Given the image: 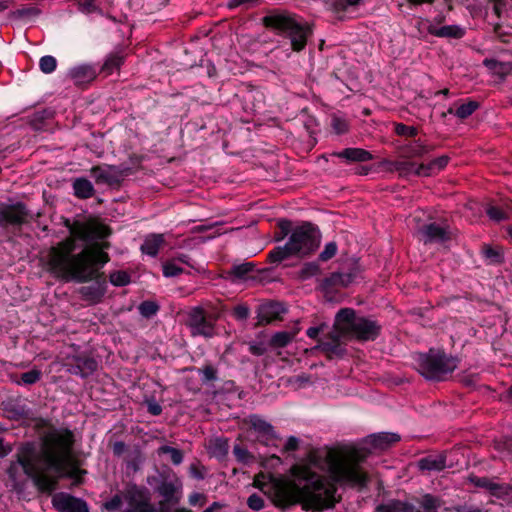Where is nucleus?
I'll return each mask as SVG.
<instances>
[{"instance_id": "1", "label": "nucleus", "mask_w": 512, "mask_h": 512, "mask_svg": "<svg viewBox=\"0 0 512 512\" xmlns=\"http://www.w3.org/2000/svg\"><path fill=\"white\" fill-rule=\"evenodd\" d=\"M74 433L68 428L50 426L42 436L41 449L34 442H26L19 448L7 470L9 478L17 479L18 470L32 478L41 491L52 492L58 479L78 478L85 470L71 467Z\"/></svg>"}, {"instance_id": "2", "label": "nucleus", "mask_w": 512, "mask_h": 512, "mask_svg": "<svg viewBox=\"0 0 512 512\" xmlns=\"http://www.w3.org/2000/svg\"><path fill=\"white\" fill-rule=\"evenodd\" d=\"M109 248V242L98 241L75 254L73 253L74 240H65L50 249L49 270L55 277L65 281L74 280L78 283L91 281L97 275V271L110 261L108 253L105 252Z\"/></svg>"}, {"instance_id": "3", "label": "nucleus", "mask_w": 512, "mask_h": 512, "mask_svg": "<svg viewBox=\"0 0 512 512\" xmlns=\"http://www.w3.org/2000/svg\"><path fill=\"white\" fill-rule=\"evenodd\" d=\"M400 440L396 433L380 432L367 437L366 444L370 448L352 449L346 455L333 460L329 465L330 477L335 483L350 487L367 486L368 475L361 469L360 463L365 461L371 449L386 450Z\"/></svg>"}, {"instance_id": "4", "label": "nucleus", "mask_w": 512, "mask_h": 512, "mask_svg": "<svg viewBox=\"0 0 512 512\" xmlns=\"http://www.w3.org/2000/svg\"><path fill=\"white\" fill-rule=\"evenodd\" d=\"M321 242V233L318 227L310 222L293 229L288 242L283 246L275 247L268 254L270 263H281L290 257H307L314 253Z\"/></svg>"}, {"instance_id": "5", "label": "nucleus", "mask_w": 512, "mask_h": 512, "mask_svg": "<svg viewBox=\"0 0 512 512\" xmlns=\"http://www.w3.org/2000/svg\"><path fill=\"white\" fill-rule=\"evenodd\" d=\"M263 24L288 37L292 49L296 52L305 48L307 38L311 34V29L306 23L299 22L289 13L272 12L263 17Z\"/></svg>"}, {"instance_id": "6", "label": "nucleus", "mask_w": 512, "mask_h": 512, "mask_svg": "<svg viewBox=\"0 0 512 512\" xmlns=\"http://www.w3.org/2000/svg\"><path fill=\"white\" fill-rule=\"evenodd\" d=\"M418 371L427 380L443 381L458 366V358L446 354L440 349H430L427 353L419 354Z\"/></svg>"}, {"instance_id": "7", "label": "nucleus", "mask_w": 512, "mask_h": 512, "mask_svg": "<svg viewBox=\"0 0 512 512\" xmlns=\"http://www.w3.org/2000/svg\"><path fill=\"white\" fill-rule=\"evenodd\" d=\"M336 322L345 323L342 331L353 335L359 341H374L382 330L377 321L356 316V311L352 308H341L336 313Z\"/></svg>"}, {"instance_id": "8", "label": "nucleus", "mask_w": 512, "mask_h": 512, "mask_svg": "<svg viewBox=\"0 0 512 512\" xmlns=\"http://www.w3.org/2000/svg\"><path fill=\"white\" fill-rule=\"evenodd\" d=\"M298 480L307 498L317 509H323L332 503L335 490L327 485L323 477L304 469L300 471Z\"/></svg>"}, {"instance_id": "9", "label": "nucleus", "mask_w": 512, "mask_h": 512, "mask_svg": "<svg viewBox=\"0 0 512 512\" xmlns=\"http://www.w3.org/2000/svg\"><path fill=\"white\" fill-rule=\"evenodd\" d=\"M146 482L163 498L159 503L178 504L180 502L182 483L172 471L156 470L154 475L147 477Z\"/></svg>"}, {"instance_id": "10", "label": "nucleus", "mask_w": 512, "mask_h": 512, "mask_svg": "<svg viewBox=\"0 0 512 512\" xmlns=\"http://www.w3.org/2000/svg\"><path fill=\"white\" fill-rule=\"evenodd\" d=\"M123 497L128 507L123 512H161V503L158 508L151 502L150 491L135 483H128L123 490Z\"/></svg>"}, {"instance_id": "11", "label": "nucleus", "mask_w": 512, "mask_h": 512, "mask_svg": "<svg viewBox=\"0 0 512 512\" xmlns=\"http://www.w3.org/2000/svg\"><path fill=\"white\" fill-rule=\"evenodd\" d=\"M32 219L31 212L23 202L0 203V228H20Z\"/></svg>"}, {"instance_id": "12", "label": "nucleus", "mask_w": 512, "mask_h": 512, "mask_svg": "<svg viewBox=\"0 0 512 512\" xmlns=\"http://www.w3.org/2000/svg\"><path fill=\"white\" fill-rule=\"evenodd\" d=\"M97 184L119 186L125 176L133 173V167L121 163L119 165H98L90 170Z\"/></svg>"}, {"instance_id": "13", "label": "nucleus", "mask_w": 512, "mask_h": 512, "mask_svg": "<svg viewBox=\"0 0 512 512\" xmlns=\"http://www.w3.org/2000/svg\"><path fill=\"white\" fill-rule=\"evenodd\" d=\"M186 324L192 336L212 338L216 334L214 321L207 317L202 307L198 306L191 309Z\"/></svg>"}, {"instance_id": "14", "label": "nucleus", "mask_w": 512, "mask_h": 512, "mask_svg": "<svg viewBox=\"0 0 512 512\" xmlns=\"http://www.w3.org/2000/svg\"><path fill=\"white\" fill-rule=\"evenodd\" d=\"M52 505L58 512H89L85 500L64 492L53 496Z\"/></svg>"}, {"instance_id": "15", "label": "nucleus", "mask_w": 512, "mask_h": 512, "mask_svg": "<svg viewBox=\"0 0 512 512\" xmlns=\"http://www.w3.org/2000/svg\"><path fill=\"white\" fill-rule=\"evenodd\" d=\"M424 244L444 243L451 239L448 225H441L436 222L424 224L418 230Z\"/></svg>"}, {"instance_id": "16", "label": "nucleus", "mask_w": 512, "mask_h": 512, "mask_svg": "<svg viewBox=\"0 0 512 512\" xmlns=\"http://www.w3.org/2000/svg\"><path fill=\"white\" fill-rule=\"evenodd\" d=\"M287 312L283 303L270 301L263 303L257 308L256 326H265L274 321L281 320L282 315Z\"/></svg>"}, {"instance_id": "17", "label": "nucleus", "mask_w": 512, "mask_h": 512, "mask_svg": "<svg viewBox=\"0 0 512 512\" xmlns=\"http://www.w3.org/2000/svg\"><path fill=\"white\" fill-rule=\"evenodd\" d=\"M98 369V362L90 356L76 355L73 356L69 363L66 364L68 373L81 378L91 376Z\"/></svg>"}, {"instance_id": "18", "label": "nucleus", "mask_w": 512, "mask_h": 512, "mask_svg": "<svg viewBox=\"0 0 512 512\" xmlns=\"http://www.w3.org/2000/svg\"><path fill=\"white\" fill-rule=\"evenodd\" d=\"M91 280H94V282L91 285L81 287L79 292L85 301L98 304L106 294L107 282L105 278H103V274L99 273V271H97V275Z\"/></svg>"}, {"instance_id": "19", "label": "nucleus", "mask_w": 512, "mask_h": 512, "mask_svg": "<svg viewBox=\"0 0 512 512\" xmlns=\"http://www.w3.org/2000/svg\"><path fill=\"white\" fill-rule=\"evenodd\" d=\"M356 276L355 271L349 273L333 272L321 280L320 289L328 293L336 287H347L355 280Z\"/></svg>"}, {"instance_id": "20", "label": "nucleus", "mask_w": 512, "mask_h": 512, "mask_svg": "<svg viewBox=\"0 0 512 512\" xmlns=\"http://www.w3.org/2000/svg\"><path fill=\"white\" fill-rule=\"evenodd\" d=\"M97 76L96 69L90 64H81L71 68L68 77L75 85L91 83Z\"/></svg>"}, {"instance_id": "21", "label": "nucleus", "mask_w": 512, "mask_h": 512, "mask_svg": "<svg viewBox=\"0 0 512 512\" xmlns=\"http://www.w3.org/2000/svg\"><path fill=\"white\" fill-rule=\"evenodd\" d=\"M330 155L341 158L347 163H362L373 159V155L369 151L362 148H345L342 151L333 152Z\"/></svg>"}, {"instance_id": "22", "label": "nucleus", "mask_w": 512, "mask_h": 512, "mask_svg": "<svg viewBox=\"0 0 512 512\" xmlns=\"http://www.w3.org/2000/svg\"><path fill=\"white\" fill-rule=\"evenodd\" d=\"M418 504V507L413 503V512H438V509L443 504V500L430 493L422 495L420 498H413Z\"/></svg>"}, {"instance_id": "23", "label": "nucleus", "mask_w": 512, "mask_h": 512, "mask_svg": "<svg viewBox=\"0 0 512 512\" xmlns=\"http://www.w3.org/2000/svg\"><path fill=\"white\" fill-rule=\"evenodd\" d=\"M417 466L421 471L440 472L446 468V455L444 453L428 455L421 458L417 462Z\"/></svg>"}, {"instance_id": "24", "label": "nucleus", "mask_w": 512, "mask_h": 512, "mask_svg": "<svg viewBox=\"0 0 512 512\" xmlns=\"http://www.w3.org/2000/svg\"><path fill=\"white\" fill-rule=\"evenodd\" d=\"M427 31L433 36L450 39H460L465 34V30L458 25H446L437 27L433 24H430L427 28Z\"/></svg>"}, {"instance_id": "25", "label": "nucleus", "mask_w": 512, "mask_h": 512, "mask_svg": "<svg viewBox=\"0 0 512 512\" xmlns=\"http://www.w3.org/2000/svg\"><path fill=\"white\" fill-rule=\"evenodd\" d=\"M245 111L256 112L262 108L264 95L257 89L250 87L242 96Z\"/></svg>"}, {"instance_id": "26", "label": "nucleus", "mask_w": 512, "mask_h": 512, "mask_svg": "<svg viewBox=\"0 0 512 512\" xmlns=\"http://www.w3.org/2000/svg\"><path fill=\"white\" fill-rule=\"evenodd\" d=\"M399 151L404 158H419L429 153L431 148L418 139L402 145Z\"/></svg>"}, {"instance_id": "27", "label": "nucleus", "mask_w": 512, "mask_h": 512, "mask_svg": "<svg viewBox=\"0 0 512 512\" xmlns=\"http://www.w3.org/2000/svg\"><path fill=\"white\" fill-rule=\"evenodd\" d=\"M318 348L325 353L329 360L334 358H343L347 354V349L341 342L336 340H325L322 341Z\"/></svg>"}, {"instance_id": "28", "label": "nucleus", "mask_w": 512, "mask_h": 512, "mask_svg": "<svg viewBox=\"0 0 512 512\" xmlns=\"http://www.w3.org/2000/svg\"><path fill=\"white\" fill-rule=\"evenodd\" d=\"M255 270V265L252 262H245L241 264H234L227 271L229 278L234 282L237 280H247L254 278L251 274Z\"/></svg>"}, {"instance_id": "29", "label": "nucleus", "mask_w": 512, "mask_h": 512, "mask_svg": "<svg viewBox=\"0 0 512 512\" xmlns=\"http://www.w3.org/2000/svg\"><path fill=\"white\" fill-rule=\"evenodd\" d=\"M72 188L74 195L79 199H88L95 194L92 182L85 177L75 178L72 182Z\"/></svg>"}, {"instance_id": "30", "label": "nucleus", "mask_w": 512, "mask_h": 512, "mask_svg": "<svg viewBox=\"0 0 512 512\" xmlns=\"http://www.w3.org/2000/svg\"><path fill=\"white\" fill-rule=\"evenodd\" d=\"M329 8L335 13H353L365 0H325Z\"/></svg>"}, {"instance_id": "31", "label": "nucleus", "mask_w": 512, "mask_h": 512, "mask_svg": "<svg viewBox=\"0 0 512 512\" xmlns=\"http://www.w3.org/2000/svg\"><path fill=\"white\" fill-rule=\"evenodd\" d=\"M125 54L122 49L115 50L107 55L101 71L106 75H110L113 71L118 70L124 63Z\"/></svg>"}, {"instance_id": "32", "label": "nucleus", "mask_w": 512, "mask_h": 512, "mask_svg": "<svg viewBox=\"0 0 512 512\" xmlns=\"http://www.w3.org/2000/svg\"><path fill=\"white\" fill-rule=\"evenodd\" d=\"M375 512H413V502L391 499L379 504Z\"/></svg>"}, {"instance_id": "33", "label": "nucleus", "mask_w": 512, "mask_h": 512, "mask_svg": "<svg viewBox=\"0 0 512 512\" xmlns=\"http://www.w3.org/2000/svg\"><path fill=\"white\" fill-rule=\"evenodd\" d=\"M248 422L251 428H253L259 434L266 436L267 439L276 438L273 426L260 416L255 414L250 415Z\"/></svg>"}, {"instance_id": "34", "label": "nucleus", "mask_w": 512, "mask_h": 512, "mask_svg": "<svg viewBox=\"0 0 512 512\" xmlns=\"http://www.w3.org/2000/svg\"><path fill=\"white\" fill-rule=\"evenodd\" d=\"M189 369L196 370L204 386H211L214 382L219 380L218 369L211 363H206L200 368L193 367Z\"/></svg>"}, {"instance_id": "35", "label": "nucleus", "mask_w": 512, "mask_h": 512, "mask_svg": "<svg viewBox=\"0 0 512 512\" xmlns=\"http://www.w3.org/2000/svg\"><path fill=\"white\" fill-rule=\"evenodd\" d=\"M485 67L488 68L494 75L504 79L512 72V62H501L496 59H485L483 61Z\"/></svg>"}, {"instance_id": "36", "label": "nucleus", "mask_w": 512, "mask_h": 512, "mask_svg": "<svg viewBox=\"0 0 512 512\" xmlns=\"http://www.w3.org/2000/svg\"><path fill=\"white\" fill-rule=\"evenodd\" d=\"M299 332V328L296 327L292 331H279L274 333L270 340L269 345L272 348H284L289 343L292 342V340L295 338L296 334Z\"/></svg>"}, {"instance_id": "37", "label": "nucleus", "mask_w": 512, "mask_h": 512, "mask_svg": "<svg viewBox=\"0 0 512 512\" xmlns=\"http://www.w3.org/2000/svg\"><path fill=\"white\" fill-rule=\"evenodd\" d=\"M3 411L9 419L14 421H19L29 416V409L25 405L13 402L3 403Z\"/></svg>"}, {"instance_id": "38", "label": "nucleus", "mask_w": 512, "mask_h": 512, "mask_svg": "<svg viewBox=\"0 0 512 512\" xmlns=\"http://www.w3.org/2000/svg\"><path fill=\"white\" fill-rule=\"evenodd\" d=\"M163 243V235L152 234L144 240V243L141 245V251L149 256L155 257Z\"/></svg>"}, {"instance_id": "39", "label": "nucleus", "mask_w": 512, "mask_h": 512, "mask_svg": "<svg viewBox=\"0 0 512 512\" xmlns=\"http://www.w3.org/2000/svg\"><path fill=\"white\" fill-rule=\"evenodd\" d=\"M67 227L73 238L71 240L78 239L84 241L86 243L90 242V223L83 222H74L70 225L68 222L66 223Z\"/></svg>"}, {"instance_id": "40", "label": "nucleus", "mask_w": 512, "mask_h": 512, "mask_svg": "<svg viewBox=\"0 0 512 512\" xmlns=\"http://www.w3.org/2000/svg\"><path fill=\"white\" fill-rule=\"evenodd\" d=\"M479 107L480 103L478 101L470 100L467 103L461 104L456 110L450 107L447 113L454 114L459 119L464 120L471 116Z\"/></svg>"}, {"instance_id": "41", "label": "nucleus", "mask_w": 512, "mask_h": 512, "mask_svg": "<svg viewBox=\"0 0 512 512\" xmlns=\"http://www.w3.org/2000/svg\"><path fill=\"white\" fill-rule=\"evenodd\" d=\"M90 230L89 245L107 238L112 232L109 226L102 223H90Z\"/></svg>"}, {"instance_id": "42", "label": "nucleus", "mask_w": 512, "mask_h": 512, "mask_svg": "<svg viewBox=\"0 0 512 512\" xmlns=\"http://www.w3.org/2000/svg\"><path fill=\"white\" fill-rule=\"evenodd\" d=\"M481 252L485 260L488 261V264H500L504 261L503 252L500 248L485 244Z\"/></svg>"}, {"instance_id": "43", "label": "nucleus", "mask_w": 512, "mask_h": 512, "mask_svg": "<svg viewBox=\"0 0 512 512\" xmlns=\"http://www.w3.org/2000/svg\"><path fill=\"white\" fill-rule=\"evenodd\" d=\"M210 450L213 456L217 458H224L227 456L229 451V443L227 438H216L215 440L211 441L210 443Z\"/></svg>"}, {"instance_id": "44", "label": "nucleus", "mask_w": 512, "mask_h": 512, "mask_svg": "<svg viewBox=\"0 0 512 512\" xmlns=\"http://www.w3.org/2000/svg\"><path fill=\"white\" fill-rule=\"evenodd\" d=\"M390 171H397L400 176H410L413 174L415 166L414 162L411 161H387Z\"/></svg>"}, {"instance_id": "45", "label": "nucleus", "mask_w": 512, "mask_h": 512, "mask_svg": "<svg viewBox=\"0 0 512 512\" xmlns=\"http://www.w3.org/2000/svg\"><path fill=\"white\" fill-rule=\"evenodd\" d=\"M42 377L41 370L34 368L20 375V380H17L18 385H33L37 383Z\"/></svg>"}, {"instance_id": "46", "label": "nucleus", "mask_w": 512, "mask_h": 512, "mask_svg": "<svg viewBox=\"0 0 512 512\" xmlns=\"http://www.w3.org/2000/svg\"><path fill=\"white\" fill-rule=\"evenodd\" d=\"M158 454L159 455L169 454L171 462L174 465H179L183 461V452L180 449H177V448H174V447H171L168 445H163V446L159 447Z\"/></svg>"}, {"instance_id": "47", "label": "nucleus", "mask_w": 512, "mask_h": 512, "mask_svg": "<svg viewBox=\"0 0 512 512\" xmlns=\"http://www.w3.org/2000/svg\"><path fill=\"white\" fill-rule=\"evenodd\" d=\"M278 229L274 235V240L279 242L285 239L289 234L291 235L293 229H292V222L288 219H280L278 221Z\"/></svg>"}, {"instance_id": "48", "label": "nucleus", "mask_w": 512, "mask_h": 512, "mask_svg": "<svg viewBox=\"0 0 512 512\" xmlns=\"http://www.w3.org/2000/svg\"><path fill=\"white\" fill-rule=\"evenodd\" d=\"M79 11L85 14L99 13L102 14V9L98 5V0H77Z\"/></svg>"}, {"instance_id": "49", "label": "nucleus", "mask_w": 512, "mask_h": 512, "mask_svg": "<svg viewBox=\"0 0 512 512\" xmlns=\"http://www.w3.org/2000/svg\"><path fill=\"white\" fill-rule=\"evenodd\" d=\"M320 273V266L317 262H307L303 265L299 271V278L301 280H307Z\"/></svg>"}, {"instance_id": "50", "label": "nucleus", "mask_w": 512, "mask_h": 512, "mask_svg": "<svg viewBox=\"0 0 512 512\" xmlns=\"http://www.w3.org/2000/svg\"><path fill=\"white\" fill-rule=\"evenodd\" d=\"M488 491L492 496L503 498L512 493V487L508 484H500L492 481L490 487H488Z\"/></svg>"}, {"instance_id": "51", "label": "nucleus", "mask_w": 512, "mask_h": 512, "mask_svg": "<svg viewBox=\"0 0 512 512\" xmlns=\"http://www.w3.org/2000/svg\"><path fill=\"white\" fill-rule=\"evenodd\" d=\"M109 280L112 285L117 287H123L130 283V275L123 270L114 271L110 274Z\"/></svg>"}, {"instance_id": "52", "label": "nucleus", "mask_w": 512, "mask_h": 512, "mask_svg": "<svg viewBox=\"0 0 512 512\" xmlns=\"http://www.w3.org/2000/svg\"><path fill=\"white\" fill-rule=\"evenodd\" d=\"M57 67V60L55 57L46 55L40 58L39 68L44 74H50L55 71Z\"/></svg>"}, {"instance_id": "53", "label": "nucleus", "mask_w": 512, "mask_h": 512, "mask_svg": "<svg viewBox=\"0 0 512 512\" xmlns=\"http://www.w3.org/2000/svg\"><path fill=\"white\" fill-rule=\"evenodd\" d=\"M233 454L240 463L247 464L254 459V456L243 446L236 444L233 447Z\"/></svg>"}, {"instance_id": "54", "label": "nucleus", "mask_w": 512, "mask_h": 512, "mask_svg": "<svg viewBox=\"0 0 512 512\" xmlns=\"http://www.w3.org/2000/svg\"><path fill=\"white\" fill-rule=\"evenodd\" d=\"M445 511H447V512H487L483 508H481L475 504L469 503V502H465L463 504H458V505H455L452 507H446Z\"/></svg>"}, {"instance_id": "55", "label": "nucleus", "mask_w": 512, "mask_h": 512, "mask_svg": "<svg viewBox=\"0 0 512 512\" xmlns=\"http://www.w3.org/2000/svg\"><path fill=\"white\" fill-rule=\"evenodd\" d=\"M140 314L145 318H151L159 310V306L154 301H143L139 307Z\"/></svg>"}, {"instance_id": "56", "label": "nucleus", "mask_w": 512, "mask_h": 512, "mask_svg": "<svg viewBox=\"0 0 512 512\" xmlns=\"http://www.w3.org/2000/svg\"><path fill=\"white\" fill-rule=\"evenodd\" d=\"M40 10L34 6H24L12 12V16L18 19L38 16Z\"/></svg>"}, {"instance_id": "57", "label": "nucleus", "mask_w": 512, "mask_h": 512, "mask_svg": "<svg viewBox=\"0 0 512 512\" xmlns=\"http://www.w3.org/2000/svg\"><path fill=\"white\" fill-rule=\"evenodd\" d=\"M124 497L123 491L121 493H116L112 498L102 504V509L107 511H116L119 510L122 506Z\"/></svg>"}, {"instance_id": "58", "label": "nucleus", "mask_w": 512, "mask_h": 512, "mask_svg": "<svg viewBox=\"0 0 512 512\" xmlns=\"http://www.w3.org/2000/svg\"><path fill=\"white\" fill-rule=\"evenodd\" d=\"M394 132L398 136L415 137L418 134V129L414 126H407L403 123H395Z\"/></svg>"}, {"instance_id": "59", "label": "nucleus", "mask_w": 512, "mask_h": 512, "mask_svg": "<svg viewBox=\"0 0 512 512\" xmlns=\"http://www.w3.org/2000/svg\"><path fill=\"white\" fill-rule=\"evenodd\" d=\"M338 250L337 243L332 241L325 245L323 251L319 254L318 259L322 262H326L333 258Z\"/></svg>"}, {"instance_id": "60", "label": "nucleus", "mask_w": 512, "mask_h": 512, "mask_svg": "<svg viewBox=\"0 0 512 512\" xmlns=\"http://www.w3.org/2000/svg\"><path fill=\"white\" fill-rule=\"evenodd\" d=\"M141 462H142L141 452H140V450H135L129 456V459L126 460V467L128 470L137 472L140 469Z\"/></svg>"}, {"instance_id": "61", "label": "nucleus", "mask_w": 512, "mask_h": 512, "mask_svg": "<svg viewBox=\"0 0 512 512\" xmlns=\"http://www.w3.org/2000/svg\"><path fill=\"white\" fill-rule=\"evenodd\" d=\"M183 269L175 264V261H168L163 264V275L165 277H175L183 273Z\"/></svg>"}, {"instance_id": "62", "label": "nucleus", "mask_w": 512, "mask_h": 512, "mask_svg": "<svg viewBox=\"0 0 512 512\" xmlns=\"http://www.w3.org/2000/svg\"><path fill=\"white\" fill-rule=\"evenodd\" d=\"M247 506L254 511H259L264 508V498L258 493H253L247 499Z\"/></svg>"}, {"instance_id": "63", "label": "nucleus", "mask_w": 512, "mask_h": 512, "mask_svg": "<svg viewBox=\"0 0 512 512\" xmlns=\"http://www.w3.org/2000/svg\"><path fill=\"white\" fill-rule=\"evenodd\" d=\"M331 126L337 134H344L348 131V123L345 119L334 116Z\"/></svg>"}, {"instance_id": "64", "label": "nucleus", "mask_w": 512, "mask_h": 512, "mask_svg": "<svg viewBox=\"0 0 512 512\" xmlns=\"http://www.w3.org/2000/svg\"><path fill=\"white\" fill-rule=\"evenodd\" d=\"M487 215L490 219L500 222L507 218L506 214L498 207L490 206L486 210Z\"/></svg>"}]
</instances>
